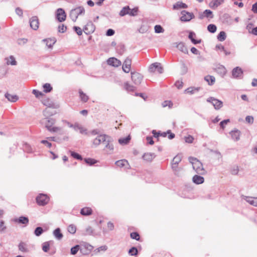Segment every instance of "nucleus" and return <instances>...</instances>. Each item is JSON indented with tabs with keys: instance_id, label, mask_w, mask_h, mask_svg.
<instances>
[{
	"instance_id": "f257e3e1",
	"label": "nucleus",
	"mask_w": 257,
	"mask_h": 257,
	"mask_svg": "<svg viewBox=\"0 0 257 257\" xmlns=\"http://www.w3.org/2000/svg\"><path fill=\"white\" fill-rule=\"evenodd\" d=\"M189 161L192 164L193 169L197 174L205 175L206 173V171L204 169L202 163L196 158L189 157Z\"/></svg>"
},
{
	"instance_id": "f03ea898",
	"label": "nucleus",
	"mask_w": 257,
	"mask_h": 257,
	"mask_svg": "<svg viewBox=\"0 0 257 257\" xmlns=\"http://www.w3.org/2000/svg\"><path fill=\"white\" fill-rule=\"evenodd\" d=\"M85 10L83 7L79 6L71 10L69 16L73 22H76L78 17L80 15H84Z\"/></svg>"
},
{
	"instance_id": "7ed1b4c3",
	"label": "nucleus",
	"mask_w": 257,
	"mask_h": 257,
	"mask_svg": "<svg viewBox=\"0 0 257 257\" xmlns=\"http://www.w3.org/2000/svg\"><path fill=\"white\" fill-rule=\"evenodd\" d=\"M182 16L180 19L181 22H187L194 18L195 16L192 13L188 12L185 10L182 11L181 12Z\"/></svg>"
},
{
	"instance_id": "20e7f679",
	"label": "nucleus",
	"mask_w": 257,
	"mask_h": 257,
	"mask_svg": "<svg viewBox=\"0 0 257 257\" xmlns=\"http://www.w3.org/2000/svg\"><path fill=\"white\" fill-rule=\"evenodd\" d=\"M110 137L106 135H98L95 139L93 140V144L95 146L99 145L100 144H105L106 141Z\"/></svg>"
},
{
	"instance_id": "39448f33",
	"label": "nucleus",
	"mask_w": 257,
	"mask_h": 257,
	"mask_svg": "<svg viewBox=\"0 0 257 257\" xmlns=\"http://www.w3.org/2000/svg\"><path fill=\"white\" fill-rule=\"evenodd\" d=\"M131 78L133 83L136 85H139L141 83L143 76L139 73L132 72Z\"/></svg>"
},
{
	"instance_id": "423d86ee",
	"label": "nucleus",
	"mask_w": 257,
	"mask_h": 257,
	"mask_svg": "<svg viewBox=\"0 0 257 257\" xmlns=\"http://www.w3.org/2000/svg\"><path fill=\"white\" fill-rule=\"evenodd\" d=\"M207 101L212 103L215 109H219L223 106V102L213 97H210L207 98Z\"/></svg>"
},
{
	"instance_id": "0eeeda50",
	"label": "nucleus",
	"mask_w": 257,
	"mask_h": 257,
	"mask_svg": "<svg viewBox=\"0 0 257 257\" xmlns=\"http://www.w3.org/2000/svg\"><path fill=\"white\" fill-rule=\"evenodd\" d=\"M37 203L41 206H44L48 203L49 201V197L44 194H40L36 198Z\"/></svg>"
},
{
	"instance_id": "6e6552de",
	"label": "nucleus",
	"mask_w": 257,
	"mask_h": 257,
	"mask_svg": "<svg viewBox=\"0 0 257 257\" xmlns=\"http://www.w3.org/2000/svg\"><path fill=\"white\" fill-rule=\"evenodd\" d=\"M149 71L150 72L157 71L159 73L161 74L163 72V68L162 67L161 63L156 62L150 66Z\"/></svg>"
},
{
	"instance_id": "1a4fd4ad",
	"label": "nucleus",
	"mask_w": 257,
	"mask_h": 257,
	"mask_svg": "<svg viewBox=\"0 0 257 257\" xmlns=\"http://www.w3.org/2000/svg\"><path fill=\"white\" fill-rule=\"evenodd\" d=\"M66 15L63 9L59 8L57 9L56 12V19L60 22H62L66 20Z\"/></svg>"
},
{
	"instance_id": "9d476101",
	"label": "nucleus",
	"mask_w": 257,
	"mask_h": 257,
	"mask_svg": "<svg viewBox=\"0 0 257 257\" xmlns=\"http://www.w3.org/2000/svg\"><path fill=\"white\" fill-rule=\"evenodd\" d=\"M131 59L128 57L126 58L122 64V68L123 71L125 73H129L131 70Z\"/></svg>"
},
{
	"instance_id": "9b49d317",
	"label": "nucleus",
	"mask_w": 257,
	"mask_h": 257,
	"mask_svg": "<svg viewBox=\"0 0 257 257\" xmlns=\"http://www.w3.org/2000/svg\"><path fill=\"white\" fill-rule=\"evenodd\" d=\"M30 25L32 29L37 30L39 28V22L37 16L32 17L30 19Z\"/></svg>"
},
{
	"instance_id": "f8f14e48",
	"label": "nucleus",
	"mask_w": 257,
	"mask_h": 257,
	"mask_svg": "<svg viewBox=\"0 0 257 257\" xmlns=\"http://www.w3.org/2000/svg\"><path fill=\"white\" fill-rule=\"evenodd\" d=\"M55 120L52 118H45L41 120L42 124H45V127L48 130L50 127H51L52 125L55 123Z\"/></svg>"
},
{
	"instance_id": "ddd939ff",
	"label": "nucleus",
	"mask_w": 257,
	"mask_h": 257,
	"mask_svg": "<svg viewBox=\"0 0 257 257\" xmlns=\"http://www.w3.org/2000/svg\"><path fill=\"white\" fill-rule=\"evenodd\" d=\"M243 71L239 67H236L232 71V76L234 78H241L242 77Z\"/></svg>"
},
{
	"instance_id": "4468645a",
	"label": "nucleus",
	"mask_w": 257,
	"mask_h": 257,
	"mask_svg": "<svg viewBox=\"0 0 257 257\" xmlns=\"http://www.w3.org/2000/svg\"><path fill=\"white\" fill-rule=\"evenodd\" d=\"M107 64L114 67H118L121 65V61L114 57L109 58L107 61Z\"/></svg>"
},
{
	"instance_id": "2eb2a0df",
	"label": "nucleus",
	"mask_w": 257,
	"mask_h": 257,
	"mask_svg": "<svg viewBox=\"0 0 257 257\" xmlns=\"http://www.w3.org/2000/svg\"><path fill=\"white\" fill-rule=\"evenodd\" d=\"M111 142V139L110 137L104 144L105 149L107 150V152L109 154H112L114 150L113 145Z\"/></svg>"
},
{
	"instance_id": "dca6fc26",
	"label": "nucleus",
	"mask_w": 257,
	"mask_h": 257,
	"mask_svg": "<svg viewBox=\"0 0 257 257\" xmlns=\"http://www.w3.org/2000/svg\"><path fill=\"white\" fill-rule=\"evenodd\" d=\"M95 27L91 22H88L84 27L83 31L86 34H90L94 31Z\"/></svg>"
},
{
	"instance_id": "f3484780",
	"label": "nucleus",
	"mask_w": 257,
	"mask_h": 257,
	"mask_svg": "<svg viewBox=\"0 0 257 257\" xmlns=\"http://www.w3.org/2000/svg\"><path fill=\"white\" fill-rule=\"evenodd\" d=\"M229 134L231 135L232 139L234 141L236 142L239 140L241 132L239 130L234 129V130L231 131Z\"/></svg>"
},
{
	"instance_id": "a211bd4d",
	"label": "nucleus",
	"mask_w": 257,
	"mask_h": 257,
	"mask_svg": "<svg viewBox=\"0 0 257 257\" xmlns=\"http://www.w3.org/2000/svg\"><path fill=\"white\" fill-rule=\"evenodd\" d=\"M13 221L15 223L27 225L29 223V218L26 216H20L19 218L13 219Z\"/></svg>"
},
{
	"instance_id": "6ab92c4d",
	"label": "nucleus",
	"mask_w": 257,
	"mask_h": 257,
	"mask_svg": "<svg viewBox=\"0 0 257 257\" xmlns=\"http://www.w3.org/2000/svg\"><path fill=\"white\" fill-rule=\"evenodd\" d=\"M242 198L250 205L257 207V197L243 196Z\"/></svg>"
},
{
	"instance_id": "aec40b11",
	"label": "nucleus",
	"mask_w": 257,
	"mask_h": 257,
	"mask_svg": "<svg viewBox=\"0 0 257 257\" xmlns=\"http://www.w3.org/2000/svg\"><path fill=\"white\" fill-rule=\"evenodd\" d=\"M187 8L188 6L186 4L180 1L177 2L173 6V10H179L180 9H186Z\"/></svg>"
},
{
	"instance_id": "412c9836",
	"label": "nucleus",
	"mask_w": 257,
	"mask_h": 257,
	"mask_svg": "<svg viewBox=\"0 0 257 257\" xmlns=\"http://www.w3.org/2000/svg\"><path fill=\"white\" fill-rule=\"evenodd\" d=\"M204 17L211 19L213 18V15L212 14V12L210 10H205L202 14L200 15L199 18L200 19H202Z\"/></svg>"
},
{
	"instance_id": "4be33fe9",
	"label": "nucleus",
	"mask_w": 257,
	"mask_h": 257,
	"mask_svg": "<svg viewBox=\"0 0 257 257\" xmlns=\"http://www.w3.org/2000/svg\"><path fill=\"white\" fill-rule=\"evenodd\" d=\"M192 181L196 184H201L204 182V179L201 176L195 175L192 178Z\"/></svg>"
},
{
	"instance_id": "5701e85b",
	"label": "nucleus",
	"mask_w": 257,
	"mask_h": 257,
	"mask_svg": "<svg viewBox=\"0 0 257 257\" xmlns=\"http://www.w3.org/2000/svg\"><path fill=\"white\" fill-rule=\"evenodd\" d=\"M156 157L155 153H145L143 156L144 160L151 162Z\"/></svg>"
},
{
	"instance_id": "b1692460",
	"label": "nucleus",
	"mask_w": 257,
	"mask_h": 257,
	"mask_svg": "<svg viewBox=\"0 0 257 257\" xmlns=\"http://www.w3.org/2000/svg\"><path fill=\"white\" fill-rule=\"evenodd\" d=\"M92 210L90 207H84L81 209L80 213L84 216L90 215L92 214Z\"/></svg>"
},
{
	"instance_id": "393cba45",
	"label": "nucleus",
	"mask_w": 257,
	"mask_h": 257,
	"mask_svg": "<svg viewBox=\"0 0 257 257\" xmlns=\"http://www.w3.org/2000/svg\"><path fill=\"white\" fill-rule=\"evenodd\" d=\"M200 87H190L185 89L184 92L189 94H193L196 92H198L200 90Z\"/></svg>"
},
{
	"instance_id": "a878e982",
	"label": "nucleus",
	"mask_w": 257,
	"mask_h": 257,
	"mask_svg": "<svg viewBox=\"0 0 257 257\" xmlns=\"http://www.w3.org/2000/svg\"><path fill=\"white\" fill-rule=\"evenodd\" d=\"M6 98L8 99V100L9 101L15 102L17 101L18 99V96L16 95H12L9 94V93H6L5 95Z\"/></svg>"
},
{
	"instance_id": "bb28decb",
	"label": "nucleus",
	"mask_w": 257,
	"mask_h": 257,
	"mask_svg": "<svg viewBox=\"0 0 257 257\" xmlns=\"http://www.w3.org/2000/svg\"><path fill=\"white\" fill-rule=\"evenodd\" d=\"M5 59L6 60L7 64L8 65H16L17 64V62L13 56H10L9 57L6 58Z\"/></svg>"
},
{
	"instance_id": "cd10ccee",
	"label": "nucleus",
	"mask_w": 257,
	"mask_h": 257,
	"mask_svg": "<svg viewBox=\"0 0 257 257\" xmlns=\"http://www.w3.org/2000/svg\"><path fill=\"white\" fill-rule=\"evenodd\" d=\"M18 248L19 250L22 252H27L29 251L27 244L24 242L22 241L19 244Z\"/></svg>"
},
{
	"instance_id": "c85d7f7f",
	"label": "nucleus",
	"mask_w": 257,
	"mask_h": 257,
	"mask_svg": "<svg viewBox=\"0 0 257 257\" xmlns=\"http://www.w3.org/2000/svg\"><path fill=\"white\" fill-rule=\"evenodd\" d=\"M74 130L76 131H79L80 133L82 134H86V129L83 128L81 125L78 123H76L74 124Z\"/></svg>"
},
{
	"instance_id": "c756f323",
	"label": "nucleus",
	"mask_w": 257,
	"mask_h": 257,
	"mask_svg": "<svg viewBox=\"0 0 257 257\" xmlns=\"http://www.w3.org/2000/svg\"><path fill=\"white\" fill-rule=\"evenodd\" d=\"M177 48L178 50H179L180 51L182 52L183 53L185 54L188 53V49L187 47L185 46L184 44L182 42L179 43L177 45Z\"/></svg>"
},
{
	"instance_id": "7c9ffc66",
	"label": "nucleus",
	"mask_w": 257,
	"mask_h": 257,
	"mask_svg": "<svg viewBox=\"0 0 257 257\" xmlns=\"http://www.w3.org/2000/svg\"><path fill=\"white\" fill-rule=\"evenodd\" d=\"M53 235L55 236L56 238L58 240H60L62 238L63 235L61 232V230L59 228H57L55 229L53 231Z\"/></svg>"
},
{
	"instance_id": "2f4dec72",
	"label": "nucleus",
	"mask_w": 257,
	"mask_h": 257,
	"mask_svg": "<svg viewBox=\"0 0 257 257\" xmlns=\"http://www.w3.org/2000/svg\"><path fill=\"white\" fill-rule=\"evenodd\" d=\"M115 164L117 166L120 168L128 165L127 161L125 159L117 161L115 162Z\"/></svg>"
},
{
	"instance_id": "473e14b6",
	"label": "nucleus",
	"mask_w": 257,
	"mask_h": 257,
	"mask_svg": "<svg viewBox=\"0 0 257 257\" xmlns=\"http://www.w3.org/2000/svg\"><path fill=\"white\" fill-rule=\"evenodd\" d=\"M204 79L206 81L209 85H212L215 82V78L214 76L207 75L204 77Z\"/></svg>"
},
{
	"instance_id": "72a5a7b5",
	"label": "nucleus",
	"mask_w": 257,
	"mask_h": 257,
	"mask_svg": "<svg viewBox=\"0 0 257 257\" xmlns=\"http://www.w3.org/2000/svg\"><path fill=\"white\" fill-rule=\"evenodd\" d=\"M129 11H130V8L129 6H125L121 9L119 13V15L121 17L124 16L125 15L128 14Z\"/></svg>"
},
{
	"instance_id": "f704fd0d",
	"label": "nucleus",
	"mask_w": 257,
	"mask_h": 257,
	"mask_svg": "<svg viewBox=\"0 0 257 257\" xmlns=\"http://www.w3.org/2000/svg\"><path fill=\"white\" fill-rule=\"evenodd\" d=\"M223 2V0H214L210 3V7L212 8H217Z\"/></svg>"
},
{
	"instance_id": "c9c22d12",
	"label": "nucleus",
	"mask_w": 257,
	"mask_h": 257,
	"mask_svg": "<svg viewBox=\"0 0 257 257\" xmlns=\"http://www.w3.org/2000/svg\"><path fill=\"white\" fill-rule=\"evenodd\" d=\"M226 38V35L225 32L221 31L217 36V39L219 41H224Z\"/></svg>"
},
{
	"instance_id": "e433bc0d",
	"label": "nucleus",
	"mask_w": 257,
	"mask_h": 257,
	"mask_svg": "<svg viewBox=\"0 0 257 257\" xmlns=\"http://www.w3.org/2000/svg\"><path fill=\"white\" fill-rule=\"evenodd\" d=\"M131 140V137L130 136L124 138H121L118 140V142L121 145H126Z\"/></svg>"
},
{
	"instance_id": "4c0bfd02",
	"label": "nucleus",
	"mask_w": 257,
	"mask_h": 257,
	"mask_svg": "<svg viewBox=\"0 0 257 257\" xmlns=\"http://www.w3.org/2000/svg\"><path fill=\"white\" fill-rule=\"evenodd\" d=\"M44 232V230L41 227H37L34 230V234L37 236H40Z\"/></svg>"
},
{
	"instance_id": "58836bf2",
	"label": "nucleus",
	"mask_w": 257,
	"mask_h": 257,
	"mask_svg": "<svg viewBox=\"0 0 257 257\" xmlns=\"http://www.w3.org/2000/svg\"><path fill=\"white\" fill-rule=\"evenodd\" d=\"M84 161L87 164H88L90 166L93 165L97 162V161L95 160V159H92V158H85L84 159Z\"/></svg>"
},
{
	"instance_id": "ea45409f",
	"label": "nucleus",
	"mask_w": 257,
	"mask_h": 257,
	"mask_svg": "<svg viewBox=\"0 0 257 257\" xmlns=\"http://www.w3.org/2000/svg\"><path fill=\"white\" fill-rule=\"evenodd\" d=\"M44 88V91L45 93H48L51 91L52 87L49 83H45L43 86Z\"/></svg>"
},
{
	"instance_id": "a19ab883",
	"label": "nucleus",
	"mask_w": 257,
	"mask_h": 257,
	"mask_svg": "<svg viewBox=\"0 0 257 257\" xmlns=\"http://www.w3.org/2000/svg\"><path fill=\"white\" fill-rule=\"evenodd\" d=\"M69 152L70 153L71 156L74 158L79 160H83L82 156L79 154L71 151H70Z\"/></svg>"
},
{
	"instance_id": "79ce46f5",
	"label": "nucleus",
	"mask_w": 257,
	"mask_h": 257,
	"mask_svg": "<svg viewBox=\"0 0 257 257\" xmlns=\"http://www.w3.org/2000/svg\"><path fill=\"white\" fill-rule=\"evenodd\" d=\"M207 30L209 32L211 33H214L216 31L217 27L214 24H209L207 26Z\"/></svg>"
},
{
	"instance_id": "37998d69",
	"label": "nucleus",
	"mask_w": 257,
	"mask_h": 257,
	"mask_svg": "<svg viewBox=\"0 0 257 257\" xmlns=\"http://www.w3.org/2000/svg\"><path fill=\"white\" fill-rule=\"evenodd\" d=\"M80 97L81 100L83 102H86L88 100V96L83 92L81 90H79Z\"/></svg>"
},
{
	"instance_id": "c03bdc74",
	"label": "nucleus",
	"mask_w": 257,
	"mask_h": 257,
	"mask_svg": "<svg viewBox=\"0 0 257 257\" xmlns=\"http://www.w3.org/2000/svg\"><path fill=\"white\" fill-rule=\"evenodd\" d=\"M128 253L131 255H136L138 253V250L136 247H132L128 250Z\"/></svg>"
},
{
	"instance_id": "a18cd8bd",
	"label": "nucleus",
	"mask_w": 257,
	"mask_h": 257,
	"mask_svg": "<svg viewBox=\"0 0 257 257\" xmlns=\"http://www.w3.org/2000/svg\"><path fill=\"white\" fill-rule=\"evenodd\" d=\"M76 227L74 225L70 224L68 227V231L71 233V234H74L76 232Z\"/></svg>"
},
{
	"instance_id": "49530a36",
	"label": "nucleus",
	"mask_w": 257,
	"mask_h": 257,
	"mask_svg": "<svg viewBox=\"0 0 257 257\" xmlns=\"http://www.w3.org/2000/svg\"><path fill=\"white\" fill-rule=\"evenodd\" d=\"M125 89L127 91H133L135 90L136 88L133 85H130L128 82L124 84Z\"/></svg>"
},
{
	"instance_id": "de8ad7c7",
	"label": "nucleus",
	"mask_w": 257,
	"mask_h": 257,
	"mask_svg": "<svg viewBox=\"0 0 257 257\" xmlns=\"http://www.w3.org/2000/svg\"><path fill=\"white\" fill-rule=\"evenodd\" d=\"M49 248H50V244H49V243L48 242H45L43 243V244H42V249H43V250L44 252H48V251L49 250Z\"/></svg>"
},
{
	"instance_id": "09e8293b",
	"label": "nucleus",
	"mask_w": 257,
	"mask_h": 257,
	"mask_svg": "<svg viewBox=\"0 0 257 257\" xmlns=\"http://www.w3.org/2000/svg\"><path fill=\"white\" fill-rule=\"evenodd\" d=\"M154 29L155 32L156 33H161L164 32V30L161 25H156L155 26Z\"/></svg>"
},
{
	"instance_id": "8fccbe9b",
	"label": "nucleus",
	"mask_w": 257,
	"mask_h": 257,
	"mask_svg": "<svg viewBox=\"0 0 257 257\" xmlns=\"http://www.w3.org/2000/svg\"><path fill=\"white\" fill-rule=\"evenodd\" d=\"M80 247L79 245H76L71 248V253L74 255L77 253L78 251L79 250Z\"/></svg>"
},
{
	"instance_id": "3c124183",
	"label": "nucleus",
	"mask_w": 257,
	"mask_h": 257,
	"mask_svg": "<svg viewBox=\"0 0 257 257\" xmlns=\"http://www.w3.org/2000/svg\"><path fill=\"white\" fill-rule=\"evenodd\" d=\"M131 237L132 239H136V240H139L140 238L139 234L137 232H133L131 233Z\"/></svg>"
},
{
	"instance_id": "603ef678",
	"label": "nucleus",
	"mask_w": 257,
	"mask_h": 257,
	"mask_svg": "<svg viewBox=\"0 0 257 257\" xmlns=\"http://www.w3.org/2000/svg\"><path fill=\"white\" fill-rule=\"evenodd\" d=\"M83 247H84L85 249L87 250V252L89 253L91 252V251L93 249V247L91 245L88 243H85L84 245L82 246Z\"/></svg>"
},
{
	"instance_id": "864d4df0",
	"label": "nucleus",
	"mask_w": 257,
	"mask_h": 257,
	"mask_svg": "<svg viewBox=\"0 0 257 257\" xmlns=\"http://www.w3.org/2000/svg\"><path fill=\"white\" fill-rule=\"evenodd\" d=\"M32 93L35 95V96L37 98H39L44 95V94L42 92L39 91V90H37L36 89L33 90Z\"/></svg>"
},
{
	"instance_id": "5fc2aeb1",
	"label": "nucleus",
	"mask_w": 257,
	"mask_h": 257,
	"mask_svg": "<svg viewBox=\"0 0 257 257\" xmlns=\"http://www.w3.org/2000/svg\"><path fill=\"white\" fill-rule=\"evenodd\" d=\"M138 9L137 8H134L133 9H130V11H129V13L128 15L131 16H135L137 15Z\"/></svg>"
},
{
	"instance_id": "6e6d98bb",
	"label": "nucleus",
	"mask_w": 257,
	"mask_h": 257,
	"mask_svg": "<svg viewBox=\"0 0 257 257\" xmlns=\"http://www.w3.org/2000/svg\"><path fill=\"white\" fill-rule=\"evenodd\" d=\"M15 12L16 14L19 16L20 17H23V11L22 9L19 7L16 8Z\"/></svg>"
},
{
	"instance_id": "4d7b16f0",
	"label": "nucleus",
	"mask_w": 257,
	"mask_h": 257,
	"mask_svg": "<svg viewBox=\"0 0 257 257\" xmlns=\"http://www.w3.org/2000/svg\"><path fill=\"white\" fill-rule=\"evenodd\" d=\"M152 133L154 134V135L155 137H158L159 136V135H161V136H162L163 137H166L167 136V134H168L167 132V133L163 132L162 133H157L156 131H155V130L153 131Z\"/></svg>"
},
{
	"instance_id": "13d9d810",
	"label": "nucleus",
	"mask_w": 257,
	"mask_h": 257,
	"mask_svg": "<svg viewBox=\"0 0 257 257\" xmlns=\"http://www.w3.org/2000/svg\"><path fill=\"white\" fill-rule=\"evenodd\" d=\"M24 149L25 151L28 153L32 152V148L28 144H25L24 146Z\"/></svg>"
},
{
	"instance_id": "bf43d9fd",
	"label": "nucleus",
	"mask_w": 257,
	"mask_h": 257,
	"mask_svg": "<svg viewBox=\"0 0 257 257\" xmlns=\"http://www.w3.org/2000/svg\"><path fill=\"white\" fill-rule=\"evenodd\" d=\"M184 139L185 142L188 143H192L194 140V138L191 135L185 137Z\"/></svg>"
},
{
	"instance_id": "052dcab7",
	"label": "nucleus",
	"mask_w": 257,
	"mask_h": 257,
	"mask_svg": "<svg viewBox=\"0 0 257 257\" xmlns=\"http://www.w3.org/2000/svg\"><path fill=\"white\" fill-rule=\"evenodd\" d=\"M181 161V158L180 156H175L173 160H172V162L175 163V164H178L179 163V162H180Z\"/></svg>"
},
{
	"instance_id": "680f3d73",
	"label": "nucleus",
	"mask_w": 257,
	"mask_h": 257,
	"mask_svg": "<svg viewBox=\"0 0 257 257\" xmlns=\"http://www.w3.org/2000/svg\"><path fill=\"white\" fill-rule=\"evenodd\" d=\"M67 29V27L64 25L62 24L58 27V31L60 33H64Z\"/></svg>"
},
{
	"instance_id": "e2e57ef3",
	"label": "nucleus",
	"mask_w": 257,
	"mask_h": 257,
	"mask_svg": "<svg viewBox=\"0 0 257 257\" xmlns=\"http://www.w3.org/2000/svg\"><path fill=\"white\" fill-rule=\"evenodd\" d=\"M73 29L74 30V31H75V32L78 35H81L82 34V29L79 27H77V26H74L73 27Z\"/></svg>"
},
{
	"instance_id": "0e129e2a",
	"label": "nucleus",
	"mask_w": 257,
	"mask_h": 257,
	"mask_svg": "<svg viewBox=\"0 0 257 257\" xmlns=\"http://www.w3.org/2000/svg\"><path fill=\"white\" fill-rule=\"evenodd\" d=\"M239 171L238 166H234L231 170V173L232 175H237Z\"/></svg>"
},
{
	"instance_id": "69168bd1",
	"label": "nucleus",
	"mask_w": 257,
	"mask_h": 257,
	"mask_svg": "<svg viewBox=\"0 0 257 257\" xmlns=\"http://www.w3.org/2000/svg\"><path fill=\"white\" fill-rule=\"evenodd\" d=\"M61 130V128L60 127H51L49 128L48 131L51 132H57L60 131Z\"/></svg>"
},
{
	"instance_id": "338daca9",
	"label": "nucleus",
	"mask_w": 257,
	"mask_h": 257,
	"mask_svg": "<svg viewBox=\"0 0 257 257\" xmlns=\"http://www.w3.org/2000/svg\"><path fill=\"white\" fill-rule=\"evenodd\" d=\"M229 121L230 120L229 119H224L222 120L219 123L220 126L223 129L225 127V125L228 122H229Z\"/></svg>"
},
{
	"instance_id": "774afa93",
	"label": "nucleus",
	"mask_w": 257,
	"mask_h": 257,
	"mask_svg": "<svg viewBox=\"0 0 257 257\" xmlns=\"http://www.w3.org/2000/svg\"><path fill=\"white\" fill-rule=\"evenodd\" d=\"M162 106L163 107L168 106L171 108L173 106V103L171 101H165L163 102Z\"/></svg>"
}]
</instances>
